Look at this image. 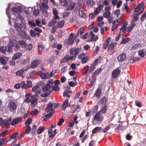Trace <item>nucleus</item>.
Returning a JSON list of instances; mask_svg holds the SVG:
<instances>
[{
    "instance_id": "obj_58",
    "label": "nucleus",
    "mask_w": 146,
    "mask_h": 146,
    "mask_svg": "<svg viewBox=\"0 0 146 146\" xmlns=\"http://www.w3.org/2000/svg\"><path fill=\"white\" fill-rule=\"evenodd\" d=\"M89 66H87L84 68L83 69L84 71V75H86L88 73L89 70Z\"/></svg>"
},
{
    "instance_id": "obj_1",
    "label": "nucleus",
    "mask_w": 146,
    "mask_h": 146,
    "mask_svg": "<svg viewBox=\"0 0 146 146\" xmlns=\"http://www.w3.org/2000/svg\"><path fill=\"white\" fill-rule=\"evenodd\" d=\"M53 84V81L52 79L49 80L47 84L43 86L42 88V91L45 92L44 94H42L41 96L44 98H46L52 92V88Z\"/></svg>"
},
{
    "instance_id": "obj_25",
    "label": "nucleus",
    "mask_w": 146,
    "mask_h": 146,
    "mask_svg": "<svg viewBox=\"0 0 146 146\" xmlns=\"http://www.w3.org/2000/svg\"><path fill=\"white\" fill-rule=\"evenodd\" d=\"M111 40V38L108 37L104 42L103 43V48L105 49H106L107 48L108 44H109Z\"/></svg>"
},
{
    "instance_id": "obj_4",
    "label": "nucleus",
    "mask_w": 146,
    "mask_h": 146,
    "mask_svg": "<svg viewBox=\"0 0 146 146\" xmlns=\"http://www.w3.org/2000/svg\"><path fill=\"white\" fill-rule=\"evenodd\" d=\"M103 8V5L100 4L95 10L94 13H90L89 16L90 19H94L96 16L97 15L100 13L101 9Z\"/></svg>"
},
{
    "instance_id": "obj_48",
    "label": "nucleus",
    "mask_w": 146,
    "mask_h": 146,
    "mask_svg": "<svg viewBox=\"0 0 146 146\" xmlns=\"http://www.w3.org/2000/svg\"><path fill=\"white\" fill-rule=\"evenodd\" d=\"M87 56L84 53H82L80 54L78 56V58L80 60H82L84 57L85 56Z\"/></svg>"
},
{
    "instance_id": "obj_50",
    "label": "nucleus",
    "mask_w": 146,
    "mask_h": 146,
    "mask_svg": "<svg viewBox=\"0 0 146 146\" xmlns=\"http://www.w3.org/2000/svg\"><path fill=\"white\" fill-rule=\"evenodd\" d=\"M32 122V119L31 118H29L27 119L25 123V125L26 126L29 125Z\"/></svg>"
},
{
    "instance_id": "obj_36",
    "label": "nucleus",
    "mask_w": 146,
    "mask_h": 146,
    "mask_svg": "<svg viewBox=\"0 0 146 146\" xmlns=\"http://www.w3.org/2000/svg\"><path fill=\"white\" fill-rule=\"evenodd\" d=\"M102 70V69L100 68L97 69V70H96L92 74V76H96Z\"/></svg>"
},
{
    "instance_id": "obj_26",
    "label": "nucleus",
    "mask_w": 146,
    "mask_h": 146,
    "mask_svg": "<svg viewBox=\"0 0 146 146\" xmlns=\"http://www.w3.org/2000/svg\"><path fill=\"white\" fill-rule=\"evenodd\" d=\"M59 1L62 5L65 7H68L69 3L67 0H59Z\"/></svg>"
},
{
    "instance_id": "obj_27",
    "label": "nucleus",
    "mask_w": 146,
    "mask_h": 146,
    "mask_svg": "<svg viewBox=\"0 0 146 146\" xmlns=\"http://www.w3.org/2000/svg\"><path fill=\"white\" fill-rule=\"evenodd\" d=\"M53 13L54 16L53 18L54 19H58L59 18L58 16L57 15L58 12L57 9H53Z\"/></svg>"
},
{
    "instance_id": "obj_7",
    "label": "nucleus",
    "mask_w": 146,
    "mask_h": 146,
    "mask_svg": "<svg viewBox=\"0 0 146 146\" xmlns=\"http://www.w3.org/2000/svg\"><path fill=\"white\" fill-rule=\"evenodd\" d=\"M22 120L23 119L22 117H19L14 118L12 121L11 125L12 126L18 125L19 123H21Z\"/></svg>"
},
{
    "instance_id": "obj_2",
    "label": "nucleus",
    "mask_w": 146,
    "mask_h": 146,
    "mask_svg": "<svg viewBox=\"0 0 146 146\" xmlns=\"http://www.w3.org/2000/svg\"><path fill=\"white\" fill-rule=\"evenodd\" d=\"M26 101L28 103L31 102L32 106L34 107L37 104V100L38 96L36 95H31L29 94H27L25 95Z\"/></svg>"
},
{
    "instance_id": "obj_40",
    "label": "nucleus",
    "mask_w": 146,
    "mask_h": 146,
    "mask_svg": "<svg viewBox=\"0 0 146 146\" xmlns=\"http://www.w3.org/2000/svg\"><path fill=\"white\" fill-rule=\"evenodd\" d=\"M15 29L18 31H21V27L19 25H18L17 23H15L14 25Z\"/></svg>"
},
{
    "instance_id": "obj_14",
    "label": "nucleus",
    "mask_w": 146,
    "mask_h": 146,
    "mask_svg": "<svg viewBox=\"0 0 146 146\" xmlns=\"http://www.w3.org/2000/svg\"><path fill=\"white\" fill-rule=\"evenodd\" d=\"M41 63V61L40 60H33L31 63V68H36Z\"/></svg>"
},
{
    "instance_id": "obj_31",
    "label": "nucleus",
    "mask_w": 146,
    "mask_h": 146,
    "mask_svg": "<svg viewBox=\"0 0 146 146\" xmlns=\"http://www.w3.org/2000/svg\"><path fill=\"white\" fill-rule=\"evenodd\" d=\"M53 113L50 112L48 114L46 115L44 117L43 120L44 121H46L52 115Z\"/></svg>"
},
{
    "instance_id": "obj_42",
    "label": "nucleus",
    "mask_w": 146,
    "mask_h": 146,
    "mask_svg": "<svg viewBox=\"0 0 146 146\" xmlns=\"http://www.w3.org/2000/svg\"><path fill=\"white\" fill-rule=\"evenodd\" d=\"M21 88L23 89H26L29 88L27 84H25V82L24 81H22L21 82Z\"/></svg>"
},
{
    "instance_id": "obj_59",
    "label": "nucleus",
    "mask_w": 146,
    "mask_h": 146,
    "mask_svg": "<svg viewBox=\"0 0 146 146\" xmlns=\"http://www.w3.org/2000/svg\"><path fill=\"white\" fill-rule=\"evenodd\" d=\"M52 90L54 91H58L60 90V88L58 86H54L52 87Z\"/></svg>"
},
{
    "instance_id": "obj_29",
    "label": "nucleus",
    "mask_w": 146,
    "mask_h": 146,
    "mask_svg": "<svg viewBox=\"0 0 146 146\" xmlns=\"http://www.w3.org/2000/svg\"><path fill=\"white\" fill-rule=\"evenodd\" d=\"M86 3L88 8H92L94 4V2L92 0H87L86 1Z\"/></svg>"
},
{
    "instance_id": "obj_56",
    "label": "nucleus",
    "mask_w": 146,
    "mask_h": 146,
    "mask_svg": "<svg viewBox=\"0 0 146 146\" xmlns=\"http://www.w3.org/2000/svg\"><path fill=\"white\" fill-rule=\"evenodd\" d=\"M96 67V66L93 64H92L90 66V69L89 71V73H91L93 71Z\"/></svg>"
},
{
    "instance_id": "obj_57",
    "label": "nucleus",
    "mask_w": 146,
    "mask_h": 146,
    "mask_svg": "<svg viewBox=\"0 0 146 146\" xmlns=\"http://www.w3.org/2000/svg\"><path fill=\"white\" fill-rule=\"evenodd\" d=\"M18 134L19 133L18 132H16L11 136L10 138L11 139H15L17 138V137L18 135Z\"/></svg>"
},
{
    "instance_id": "obj_55",
    "label": "nucleus",
    "mask_w": 146,
    "mask_h": 146,
    "mask_svg": "<svg viewBox=\"0 0 146 146\" xmlns=\"http://www.w3.org/2000/svg\"><path fill=\"white\" fill-rule=\"evenodd\" d=\"M79 15L80 17L83 18H85L86 17L85 14L82 10L79 11Z\"/></svg>"
},
{
    "instance_id": "obj_49",
    "label": "nucleus",
    "mask_w": 146,
    "mask_h": 146,
    "mask_svg": "<svg viewBox=\"0 0 146 146\" xmlns=\"http://www.w3.org/2000/svg\"><path fill=\"white\" fill-rule=\"evenodd\" d=\"M111 13L110 12H106L103 14V16L104 17L107 18L110 16Z\"/></svg>"
},
{
    "instance_id": "obj_28",
    "label": "nucleus",
    "mask_w": 146,
    "mask_h": 146,
    "mask_svg": "<svg viewBox=\"0 0 146 146\" xmlns=\"http://www.w3.org/2000/svg\"><path fill=\"white\" fill-rule=\"evenodd\" d=\"M117 43L116 42H111L108 46V50H111L113 49L115 46L117 45Z\"/></svg>"
},
{
    "instance_id": "obj_54",
    "label": "nucleus",
    "mask_w": 146,
    "mask_h": 146,
    "mask_svg": "<svg viewBox=\"0 0 146 146\" xmlns=\"http://www.w3.org/2000/svg\"><path fill=\"white\" fill-rule=\"evenodd\" d=\"M42 12L43 15L46 17H48V13L47 11L45 9H44L42 10Z\"/></svg>"
},
{
    "instance_id": "obj_45",
    "label": "nucleus",
    "mask_w": 146,
    "mask_h": 146,
    "mask_svg": "<svg viewBox=\"0 0 146 146\" xmlns=\"http://www.w3.org/2000/svg\"><path fill=\"white\" fill-rule=\"evenodd\" d=\"M18 43L22 47H25L26 46V43L23 40H19V41Z\"/></svg>"
},
{
    "instance_id": "obj_30",
    "label": "nucleus",
    "mask_w": 146,
    "mask_h": 146,
    "mask_svg": "<svg viewBox=\"0 0 146 146\" xmlns=\"http://www.w3.org/2000/svg\"><path fill=\"white\" fill-rule=\"evenodd\" d=\"M22 55L21 53L18 52L15 54L13 55V58L15 60H16L20 58L21 56Z\"/></svg>"
},
{
    "instance_id": "obj_52",
    "label": "nucleus",
    "mask_w": 146,
    "mask_h": 146,
    "mask_svg": "<svg viewBox=\"0 0 146 146\" xmlns=\"http://www.w3.org/2000/svg\"><path fill=\"white\" fill-rule=\"evenodd\" d=\"M25 47L27 50L30 51L32 49L33 45L31 44H29L28 45H26V46Z\"/></svg>"
},
{
    "instance_id": "obj_61",
    "label": "nucleus",
    "mask_w": 146,
    "mask_h": 146,
    "mask_svg": "<svg viewBox=\"0 0 146 146\" xmlns=\"http://www.w3.org/2000/svg\"><path fill=\"white\" fill-rule=\"evenodd\" d=\"M30 34L31 36L33 37H35L36 36V33L35 31L33 30L30 31Z\"/></svg>"
},
{
    "instance_id": "obj_18",
    "label": "nucleus",
    "mask_w": 146,
    "mask_h": 146,
    "mask_svg": "<svg viewBox=\"0 0 146 146\" xmlns=\"http://www.w3.org/2000/svg\"><path fill=\"white\" fill-rule=\"evenodd\" d=\"M11 10L15 13L19 14L21 12V8L20 6L13 7L11 8Z\"/></svg>"
},
{
    "instance_id": "obj_43",
    "label": "nucleus",
    "mask_w": 146,
    "mask_h": 146,
    "mask_svg": "<svg viewBox=\"0 0 146 146\" xmlns=\"http://www.w3.org/2000/svg\"><path fill=\"white\" fill-rule=\"evenodd\" d=\"M45 128L44 127H40L37 130V133L38 134H41L43 132Z\"/></svg>"
},
{
    "instance_id": "obj_38",
    "label": "nucleus",
    "mask_w": 146,
    "mask_h": 146,
    "mask_svg": "<svg viewBox=\"0 0 146 146\" xmlns=\"http://www.w3.org/2000/svg\"><path fill=\"white\" fill-rule=\"evenodd\" d=\"M69 61L68 60V55H66L61 60V63L66 62Z\"/></svg>"
},
{
    "instance_id": "obj_16",
    "label": "nucleus",
    "mask_w": 146,
    "mask_h": 146,
    "mask_svg": "<svg viewBox=\"0 0 146 146\" xmlns=\"http://www.w3.org/2000/svg\"><path fill=\"white\" fill-rule=\"evenodd\" d=\"M120 72L121 71L119 69L117 68L112 72V77L114 79L116 78L120 73Z\"/></svg>"
},
{
    "instance_id": "obj_21",
    "label": "nucleus",
    "mask_w": 146,
    "mask_h": 146,
    "mask_svg": "<svg viewBox=\"0 0 146 146\" xmlns=\"http://www.w3.org/2000/svg\"><path fill=\"white\" fill-rule=\"evenodd\" d=\"M140 14L139 13H138L136 14H133L132 15L133 18L131 21H132V22H135L139 18V15Z\"/></svg>"
},
{
    "instance_id": "obj_37",
    "label": "nucleus",
    "mask_w": 146,
    "mask_h": 146,
    "mask_svg": "<svg viewBox=\"0 0 146 146\" xmlns=\"http://www.w3.org/2000/svg\"><path fill=\"white\" fill-rule=\"evenodd\" d=\"M140 60V58L139 57L133 58L130 60L131 63H133L135 62L138 61Z\"/></svg>"
},
{
    "instance_id": "obj_13",
    "label": "nucleus",
    "mask_w": 146,
    "mask_h": 146,
    "mask_svg": "<svg viewBox=\"0 0 146 146\" xmlns=\"http://www.w3.org/2000/svg\"><path fill=\"white\" fill-rule=\"evenodd\" d=\"M70 106V104L68 102V100L67 98L63 103L61 106V109L62 110H65L67 108Z\"/></svg>"
},
{
    "instance_id": "obj_53",
    "label": "nucleus",
    "mask_w": 146,
    "mask_h": 146,
    "mask_svg": "<svg viewBox=\"0 0 146 146\" xmlns=\"http://www.w3.org/2000/svg\"><path fill=\"white\" fill-rule=\"evenodd\" d=\"M89 59L88 57L87 56L85 57L84 58L81 60V62L84 64L86 63L87 62L89 61Z\"/></svg>"
},
{
    "instance_id": "obj_22",
    "label": "nucleus",
    "mask_w": 146,
    "mask_h": 146,
    "mask_svg": "<svg viewBox=\"0 0 146 146\" xmlns=\"http://www.w3.org/2000/svg\"><path fill=\"white\" fill-rule=\"evenodd\" d=\"M90 33L91 36L90 39L91 41H96L98 39V36H95L94 34L92 31H90Z\"/></svg>"
},
{
    "instance_id": "obj_35",
    "label": "nucleus",
    "mask_w": 146,
    "mask_h": 146,
    "mask_svg": "<svg viewBox=\"0 0 146 146\" xmlns=\"http://www.w3.org/2000/svg\"><path fill=\"white\" fill-rule=\"evenodd\" d=\"M64 24V22L63 20L59 22L57 24L58 28H61L63 27Z\"/></svg>"
},
{
    "instance_id": "obj_32",
    "label": "nucleus",
    "mask_w": 146,
    "mask_h": 146,
    "mask_svg": "<svg viewBox=\"0 0 146 146\" xmlns=\"http://www.w3.org/2000/svg\"><path fill=\"white\" fill-rule=\"evenodd\" d=\"M76 5V4L74 3H71L68 6L67 9L69 11H72L73 9Z\"/></svg>"
},
{
    "instance_id": "obj_64",
    "label": "nucleus",
    "mask_w": 146,
    "mask_h": 146,
    "mask_svg": "<svg viewBox=\"0 0 146 146\" xmlns=\"http://www.w3.org/2000/svg\"><path fill=\"white\" fill-rule=\"evenodd\" d=\"M40 78L42 79L46 78V73L44 72L40 74Z\"/></svg>"
},
{
    "instance_id": "obj_60",
    "label": "nucleus",
    "mask_w": 146,
    "mask_h": 146,
    "mask_svg": "<svg viewBox=\"0 0 146 146\" xmlns=\"http://www.w3.org/2000/svg\"><path fill=\"white\" fill-rule=\"evenodd\" d=\"M64 121V120L63 118H61L60 119L57 123V125L59 126L61 125Z\"/></svg>"
},
{
    "instance_id": "obj_46",
    "label": "nucleus",
    "mask_w": 146,
    "mask_h": 146,
    "mask_svg": "<svg viewBox=\"0 0 146 146\" xmlns=\"http://www.w3.org/2000/svg\"><path fill=\"white\" fill-rule=\"evenodd\" d=\"M144 50H141L138 51V54L141 57H143L145 56Z\"/></svg>"
},
{
    "instance_id": "obj_44",
    "label": "nucleus",
    "mask_w": 146,
    "mask_h": 146,
    "mask_svg": "<svg viewBox=\"0 0 146 146\" xmlns=\"http://www.w3.org/2000/svg\"><path fill=\"white\" fill-rule=\"evenodd\" d=\"M56 22L57 21L55 20H52L49 23L48 25L49 27H51L54 25Z\"/></svg>"
},
{
    "instance_id": "obj_8",
    "label": "nucleus",
    "mask_w": 146,
    "mask_h": 146,
    "mask_svg": "<svg viewBox=\"0 0 146 146\" xmlns=\"http://www.w3.org/2000/svg\"><path fill=\"white\" fill-rule=\"evenodd\" d=\"M29 69V67L27 66L26 68H23L17 71L16 72L15 74L17 76H21L23 77L24 72L27 71Z\"/></svg>"
},
{
    "instance_id": "obj_47",
    "label": "nucleus",
    "mask_w": 146,
    "mask_h": 146,
    "mask_svg": "<svg viewBox=\"0 0 146 146\" xmlns=\"http://www.w3.org/2000/svg\"><path fill=\"white\" fill-rule=\"evenodd\" d=\"M26 129L25 130V133L27 134H29L30 133L31 130L30 125L26 126Z\"/></svg>"
},
{
    "instance_id": "obj_5",
    "label": "nucleus",
    "mask_w": 146,
    "mask_h": 146,
    "mask_svg": "<svg viewBox=\"0 0 146 146\" xmlns=\"http://www.w3.org/2000/svg\"><path fill=\"white\" fill-rule=\"evenodd\" d=\"M104 116L100 112L98 111L94 116L93 120L98 123H101L104 119Z\"/></svg>"
},
{
    "instance_id": "obj_34",
    "label": "nucleus",
    "mask_w": 146,
    "mask_h": 146,
    "mask_svg": "<svg viewBox=\"0 0 146 146\" xmlns=\"http://www.w3.org/2000/svg\"><path fill=\"white\" fill-rule=\"evenodd\" d=\"M100 102L102 104V106L106 105V103L107 102V99L106 97H104L100 100Z\"/></svg>"
},
{
    "instance_id": "obj_10",
    "label": "nucleus",
    "mask_w": 146,
    "mask_h": 146,
    "mask_svg": "<svg viewBox=\"0 0 146 146\" xmlns=\"http://www.w3.org/2000/svg\"><path fill=\"white\" fill-rule=\"evenodd\" d=\"M74 34L71 33L70 34V36L68 38V40H65L64 41L65 42H66L67 44L69 45H72L74 42V39H73Z\"/></svg>"
},
{
    "instance_id": "obj_9",
    "label": "nucleus",
    "mask_w": 146,
    "mask_h": 146,
    "mask_svg": "<svg viewBox=\"0 0 146 146\" xmlns=\"http://www.w3.org/2000/svg\"><path fill=\"white\" fill-rule=\"evenodd\" d=\"M144 3L143 2L141 3L138 5L137 7L135 8L134 12H137L140 11V14L142 13L143 11L144 8L143 6L144 5Z\"/></svg>"
},
{
    "instance_id": "obj_23",
    "label": "nucleus",
    "mask_w": 146,
    "mask_h": 146,
    "mask_svg": "<svg viewBox=\"0 0 146 146\" xmlns=\"http://www.w3.org/2000/svg\"><path fill=\"white\" fill-rule=\"evenodd\" d=\"M125 127L124 126L119 125L115 129V131H117L119 132L120 131H122L125 129Z\"/></svg>"
},
{
    "instance_id": "obj_6",
    "label": "nucleus",
    "mask_w": 146,
    "mask_h": 146,
    "mask_svg": "<svg viewBox=\"0 0 146 146\" xmlns=\"http://www.w3.org/2000/svg\"><path fill=\"white\" fill-rule=\"evenodd\" d=\"M17 104L14 100H11L9 102L8 108L11 112H15L17 108Z\"/></svg>"
},
{
    "instance_id": "obj_3",
    "label": "nucleus",
    "mask_w": 146,
    "mask_h": 146,
    "mask_svg": "<svg viewBox=\"0 0 146 146\" xmlns=\"http://www.w3.org/2000/svg\"><path fill=\"white\" fill-rule=\"evenodd\" d=\"M81 51L80 48H73L70 49L69 53L70 54L73 55V56H68V60H74L76 57L77 54H79Z\"/></svg>"
},
{
    "instance_id": "obj_41",
    "label": "nucleus",
    "mask_w": 146,
    "mask_h": 146,
    "mask_svg": "<svg viewBox=\"0 0 146 146\" xmlns=\"http://www.w3.org/2000/svg\"><path fill=\"white\" fill-rule=\"evenodd\" d=\"M130 40V39L129 38H126L123 39L121 41V43L124 44L128 42Z\"/></svg>"
},
{
    "instance_id": "obj_11",
    "label": "nucleus",
    "mask_w": 146,
    "mask_h": 146,
    "mask_svg": "<svg viewBox=\"0 0 146 146\" xmlns=\"http://www.w3.org/2000/svg\"><path fill=\"white\" fill-rule=\"evenodd\" d=\"M102 92V87H99L95 91L93 96L96 97L98 99L99 98L101 97Z\"/></svg>"
},
{
    "instance_id": "obj_24",
    "label": "nucleus",
    "mask_w": 146,
    "mask_h": 146,
    "mask_svg": "<svg viewBox=\"0 0 146 146\" xmlns=\"http://www.w3.org/2000/svg\"><path fill=\"white\" fill-rule=\"evenodd\" d=\"M45 46L41 42H39L38 45V49L39 51L41 52L44 50Z\"/></svg>"
},
{
    "instance_id": "obj_62",
    "label": "nucleus",
    "mask_w": 146,
    "mask_h": 146,
    "mask_svg": "<svg viewBox=\"0 0 146 146\" xmlns=\"http://www.w3.org/2000/svg\"><path fill=\"white\" fill-rule=\"evenodd\" d=\"M78 4L80 7H82L84 5V2L83 0H78Z\"/></svg>"
},
{
    "instance_id": "obj_19",
    "label": "nucleus",
    "mask_w": 146,
    "mask_h": 146,
    "mask_svg": "<svg viewBox=\"0 0 146 146\" xmlns=\"http://www.w3.org/2000/svg\"><path fill=\"white\" fill-rule=\"evenodd\" d=\"M53 106V105L52 103H48L46 107V111L47 112H52L53 113H54V111L52 109Z\"/></svg>"
},
{
    "instance_id": "obj_39",
    "label": "nucleus",
    "mask_w": 146,
    "mask_h": 146,
    "mask_svg": "<svg viewBox=\"0 0 146 146\" xmlns=\"http://www.w3.org/2000/svg\"><path fill=\"white\" fill-rule=\"evenodd\" d=\"M84 32V29L83 28H80L77 33V36H79L80 34V35H82Z\"/></svg>"
},
{
    "instance_id": "obj_33",
    "label": "nucleus",
    "mask_w": 146,
    "mask_h": 146,
    "mask_svg": "<svg viewBox=\"0 0 146 146\" xmlns=\"http://www.w3.org/2000/svg\"><path fill=\"white\" fill-rule=\"evenodd\" d=\"M141 45L140 44L137 43L136 44L133 45L131 47V50H135L138 48H141Z\"/></svg>"
},
{
    "instance_id": "obj_15",
    "label": "nucleus",
    "mask_w": 146,
    "mask_h": 146,
    "mask_svg": "<svg viewBox=\"0 0 146 146\" xmlns=\"http://www.w3.org/2000/svg\"><path fill=\"white\" fill-rule=\"evenodd\" d=\"M126 57V54L123 53L120 54L118 56L117 59L119 62H122L124 60Z\"/></svg>"
},
{
    "instance_id": "obj_12",
    "label": "nucleus",
    "mask_w": 146,
    "mask_h": 146,
    "mask_svg": "<svg viewBox=\"0 0 146 146\" xmlns=\"http://www.w3.org/2000/svg\"><path fill=\"white\" fill-rule=\"evenodd\" d=\"M32 91L34 92L35 95H38L40 94L41 92V90L39 86L36 85L34 86L32 88Z\"/></svg>"
},
{
    "instance_id": "obj_17",
    "label": "nucleus",
    "mask_w": 146,
    "mask_h": 146,
    "mask_svg": "<svg viewBox=\"0 0 146 146\" xmlns=\"http://www.w3.org/2000/svg\"><path fill=\"white\" fill-rule=\"evenodd\" d=\"M119 19H117L115 20L113 23V26L111 28L112 31H114L115 29L117 28L119 24Z\"/></svg>"
},
{
    "instance_id": "obj_20",
    "label": "nucleus",
    "mask_w": 146,
    "mask_h": 146,
    "mask_svg": "<svg viewBox=\"0 0 146 146\" xmlns=\"http://www.w3.org/2000/svg\"><path fill=\"white\" fill-rule=\"evenodd\" d=\"M108 107L107 105H104L102 106L100 110L98 111L100 112V113L103 115L105 114L106 112Z\"/></svg>"
},
{
    "instance_id": "obj_63",
    "label": "nucleus",
    "mask_w": 146,
    "mask_h": 146,
    "mask_svg": "<svg viewBox=\"0 0 146 146\" xmlns=\"http://www.w3.org/2000/svg\"><path fill=\"white\" fill-rule=\"evenodd\" d=\"M28 23L30 26L33 27H35L36 24L34 22L32 21H29Z\"/></svg>"
},
{
    "instance_id": "obj_51",
    "label": "nucleus",
    "mask_w": 146,
    "mask_h": 146,
    "mask_svg": "<svg viewBox=\"0 0 146 146\" xmlns=\"http://www.w3.org/2000/svg\"><path fill=\"white\" fill-rule=\"evenodd\" d=\"M101 129V127H96L92 130V133L93 134H95L98 131L100 130Z\"/></svg>"
}]
</instances>
